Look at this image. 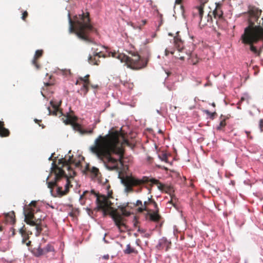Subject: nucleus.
Returning <instances> with one entry per match:
<instances>
[{"label":"nucleus","mask_w":263,"mask_h":263,"mask_svg":"<svg viewBox=\"0 0 263 263\" xmlns=\"http://www.w3.org/2000/svg\"><path fill=\"white\" fill-rule=\"evenodd\" d=\"M49 78L50 80L49 82H44V87H43L42 91H41L42 96L45 98H48L47 96L48 95V94H46V92H48V91L51 93L52 92L51 87L54 84V81L52 79L51 76H50Z\"/></svg>","instance_id":"17"},{"label":"nucleus","mask_w":263,"mask_h":263,"mask_svg":"<svg viewBox=\"0 0 263 263\" xmlns=\"http://www.w3.org/2000/svg\"><path fill=\"white\" fill-rule=\"evenodd\" d=\"M171 245V242L168 241L165 238H162L159 242V245L161 247H166V251H167L170 248Z\"/></svg>","instance_id":"24"},{"label":"nucleus","mask_w":263,"mask_h":263,"mask_svg":"<svg viewBox=\"0 0 263 263\" xmlns=\"http://www.w3.org/2000/svg\"><path fill=\"white\" fill-rule=\"evenodd\" d=\"M69 23V32L74 33L82 40L91 42L90 34L95 31V28L90 24L89 14L87 12L74 15L71 18L69 13L67 14Z\"/></svg>","instance_id":"3"},{"label":"nucleus","mask_w":263,"mask_h":263,"mask_svg":"<svg viewBox=\"0 0 263 263\" xmlns=\"http://www.w3.org/2000/svg\"><path fill=\"white\" fill-rule=\"evenodd\" d=\"M250 97L248 95H244L242 97H241L240 100H239V102L242 103V102L246 101L247 104L249 103Z\"/></svg>","instance_id":"31"},{"label":"nucleus","mask_w":263,"mask_h":263,"mask_svg":"<svg viewBox=\"0 0 263 263\" xmlns=\"http://www.w3.org/2000/svg\"><path fill=\"white\" fill-rule=\"evenodd\" d=\"M91 196L97 198L96 200L98 209L103 211L104 215L109 214L116 225L120 230L121 227L125 225L122 221L123 217L120 214L112 210L111 201L105 196H100L92 190L90 192L88 191H84L80 196V199L81 200L84 198L90 199Z\"/></svg>","instance_id":"4"},{"label":"nucleus","mask_w":263,"mask_h":263,"mask_svg":"<svg viewBox=\"0 0 263 263\" xmlns=\"http://www.w3.org/2000/svg\"><path fill=\"white\" fill-rule=\"evenodd\" d=\"M155 209L154 211L152 210H149L147 212L146 216L149 218L151 221L158 222L160 221L161 217L159 214V209L158 205L157 207H154Z\"/></svg>","instance_id":"15"},{"label":"nucleus","mask_w":263,"mask_h":263,"mask_svg":"<svg viewBox=\"0 0 263 263\" xmlns=\"http://www.w3.org/2000/svg\"><path fill=\"white\" fill-rule=\"evenodd\" d=\"M4 217L5 221L6 223H9L13 224L15 222V216L13 211L5 214Z\"/></svg>","instance_id":"21"},{"label":"nucleus","mask_w":263,"mask_h":263,"mask_svg":"<svg viewBox=\"0 0 263 263\" xmlns=\"http://www.w3.org/2000/svg\"><path fill=\"white\" fill-rule=\"evenodd\" d=\"M160 158L162 161L167 162V156L166 154H163L162 155L159 156Z\"/></svg>","instance_id":"35"},{"label":"nucleus","mask_w":263,"mask_h":263,"mask_svg":"<svg viewBox=\"0 0 263 263\" xmlns=\"http://www.w3.org/2000/svg\"><path fill=\"white\" fill-rule=\"evenodd\" d=\"M134 226H135V227H137V222H136L134 223Z\"/></svg>","instance_id":"60"},{"label":"nucleus","mask_w":263,"mask_h":263,"mask_svg":"<svg viewBox=\"0 0 263 263\" xmlns=\"http://www.w3.org/2000/svg\"><path fill=\"white\" fill-rule=\"evenodd\" d=\"M66 118L65 116H63V117L62 118V120H63V122L66 124V119H65Z\"/></svg>","instance_id":"50"},{"label":"nucleus","mask_w":263,"mask_h":263,"mask_svg":"<svg viewBox=\"0 0 263 263\" xmlns=\"http://www.w3.org/2000/svg\"><path fill=\"white\" fill-rule=\"evenodd\" d=\"M66 71H67V73L68 72V73H69V74L70 75L71 74L70 70H69H69L67 69V70H66Z\"/></svg>","instance_id":"57"},{"label":"nucleus","mask_w":263,"mask_h":263,"mask_svg":"<svg viewBox=\"0 0 263 263\" xmlns=\"http://www.w3.org/2000/svg\"><path fill=\"white\" fill-rule=\"evenodd\" d=\"M3 231V227L2 226H0V232H2Z\"/></svg>","instance_id":"58"},{"label":"nucleus","mask_w":263,"mask_h":263,"mask_svg":"<svg viewBox=\"0 0 263 263\" xmlns=\"http://www.w3.org/2000/svg\"><path fill=\"white\" fill-rule=\"evenodd\" d=\"M49 159V160H51L52 159V156H50Z\"/></svg>","instance_id":"64"},{"label":"nucleus","mask_w":263,"mask_h":263,"mask_svg":"<svg viewBox=\"0 0 263 263\" xmlns=\"http://www.w3.org/2000/svg\"><path fill=\"white\" fill-rule=\"evenodd\" d=\"M19 233L22 237L23 243H25L28 247L30 246L31 241L28 240V239L29 238V235L32 234V232L30 231H27L25 226H24L23 227L20 229Z\"/></svg>","instance_id":"16"},{"label":"nucleus","mask_w":263,"mask_h":263,"mask_svg":"<svg viewBox=\"0 0 263 263\" xmlns=\"http://www.w3.org/2000/svg\"><path fill=\"white\" fill-rule=\"evenodd\" d=\"M245 133H246L248 138L250 139H252V137L250 136V132L248 131H246Z\"/></svg>","instance_id":"44"},{"label":"nucleus","mask_w":263,"mask_h":263,"mask_svg":"<svg viewBox=\"0 0 263 263\" xmlns=\"http://www.w3.org/2000/svg\"><path fill=\"white\" fill-rule=\"evenodd\" d=\"M124 252L125 254H129L132 253H135L136 251H135V250L134 248H133L130 247V245L129 244H128L126 246V248L124 251Z\"/></svg>","instance_id":"29"},{"label":"nucleus","mask_w":263,"mask_h":263,"mask_svg":"<svg viewBox=\"0 0 263 263\" xmlns=\"http://www.w3.org/2000/svg\"><path fill=\"white\" fill-rule=\"evenodd\" d=\"M138 231L141 233H144L145 232V230L140 229L139 227H138Z\"/></svg>","instance_id":"43"},{"label":"nucleus","mask_w":263,"mask_h":263,"mask_svg":"<svg viewBox=\"0 0 263 263\" xmlns=\"http://www.w3.org/2000/svg\"><path fill=\"white\" fill-rule=\"evenodd\" d=\"M71 182L70 179H69L68 176L67 175V193L68 192V190L70 187H71Z\"/></svg>","instance_id":"36"},{"label":"nucleus","mask_w":263,"mask_h":263,"mask_svg":"<svg viewBox=\"0 0 263 263\" xmlns=\"http://www.w3.org/2000/svg\"><path fill=\"white\" fill-rule=\"evenodd\" d=\"M248 13L250 18L249 25L245 28L244 32L241 36L242 44L249 45L250 50L257 57H260L263 50V28L260 26L263 17L255 25L253 21H257L261 13V10L255 7H249Z\"/></svg>","instance_id":"2"},{"label":"nucleus","mask_w":263,"mask_h":263,"mask_svg":"<svg viewBox=\"0 0 263 263\" xmlns=\"http://www.w3.org/2000/svg\"><path fill=\"white\" fill-rule=\"evenodd\" d=\"M259 127L261 129V131H262V128H263V120L261 119L259 121Z\"/></svg>","instance_id":"42"},{"label":"nucleus","mask_w":263,"mask_h":263,"mask_svg":"<svg viewBox=\"0 0 263 263\" xmlns=\"http://www.w3.org/2000/svg\"><path fill=\"white\" fill-rule=\"evenodd\" d=\"M125 145H134L125 138L124 134L118 130L109 131L105 136L100 135L89 148L90 152L102 161L109 170L119 171L123 165Z\"/></svg>","instance_id":"1"},{"label":"nucleus","mask_w":263,"mask_h":263,"mask_svg":"<svg viewBox=\"0 0 263 263\" xmlns=\"http://www.w3.org/2000/svg\"><path fill=\"white\" fill-rule=\"evenodd\" d=\"M50 104H51L54 109L53 114H55L57 116L59 115L60 116L63 115L61 110H60L58 108V107L57 106L53 104V102L52 101H50Z\"/></svg>","instance_id":"25"},{"label":"nucleus","mask_w":263,"mask_h":263,"mask_svg":"<svg viewBox=\"0 0 263 263\" xmlns=\"http://www.w3.org/2000/svg\"><path fill=\"white\" fill-rule=\"evenodd\" d=\"M71 206L70 205H67V211L68 210V208L69 209V210L71 209Z\"/></svg>","instance_id":"56"},{"label":"nucleus","mask_w":263,"mask_h":263,"mask_svg":"<svg viewBox=\"0 0 263 263\" xmlns=\"http://www.w3.org/2000/svg\"><path fill=\"white\" fill-rule=\"evenodd\" d=\"M173 198L172 197V199H171V200L170 201V202H173Z\"/></svg>","instance_id":"61"},{"label":"nucleus","mask_w":263,"mask_h":263,"mask_svg":"<svg viewBox=\"0 0 263 263\" xmlns=\"http://www.w3.org/2000/svg\"><path fill=\"white\" fill-rule=\"evenodd\" d=\"M143 234H144V237H145L149 238V237H150V236H151V234H149V233H145H145H143Z\"/></svg>","instance_id":"45"},{"label":"nucleus","mask_w":263,"mask_h":263,"mask_svg":"<svg viewBox=\"0 0 263 263\" xmlns=\"http://www.w3.org/2000/svg\"><path fill=\"white\" fill-rule=\"evenodd\" d=\"M64 246H65V245H64V242H63L61 243V246H60V247H61V249L62 250V251L64 250Z\"/></svg>","instance_id":"47"},{"label":"nucleus","mask_w":263,"mask_h":263,"mask_svg":"<svg viewBox=\"0 0 263 263\" xmlns=\"http://www.w3.org/2000/svg\"><path fill=\"white\" fill-rule=\"evenodd\" d=\"M103 258H104L105 259H108L109 258V255H104L103 256Z\"/></svg>","instance_id":"51"},{"label":"nucleus","mask_w":263,"mask_h":263,"mask_svg":"<svg viewBox=\"0 0 263 263\" xmlns=\"http://www.w3.org/2000/svg\"><path fill=\"white\" fill-rule=\"evenodd\" d=\"M169 53H171V54H174V52L173 51H170L168 49H165V54L166 55H167Z\"/></svg>","instance_id":"46"},{"label":"nucleus","mask_w":263,"mask_h":263,"mask_svg":"<svg viewBox=\"0 0 263 263\" xmlns=\"http://www.w3.org/2000/svg\"><path fill=\"white\" fill-rule=\"evenodd\" d=\"M89 74H87L84 77H80L76 82V85H80L83 84L81 90H84L85 93H87L89 90V87L90 86L92 88H98V85L97 84H91L89 81Z\"/></svg>","instance_id":"14"},{"label":"nucleus","mask_w":263,"mask_h":263,"mask_svg":"<svg viewBox=\"0 0 263 263\" xmlns=\"http://www.w3.org/2000/svg\"><path fill=\"white\" fill-rule=\"evenodd\" d=\"M68 159H67V170L69 172H71L72 175L70 173L69 177H72V176L76 175V172L73 169L76 167H78L80 165L81 161L80 158L74 157L73 155L71 154V151H69L67 154Z\"/></svg>","instance_id":"10"},{"label":"nucleus","mask_w":263,"mask_h":263,"mask_svg":"<svg viewBox=\"0 0 263 263\" xmlns=\"http://www.w3.org/2000/svg\"><path fill=\"white\" fill-rule=\"evenodd\" d=\"M145 187L148 190V194H151V188H149L146 186H145Z\"/></svg>","instance_id":"52"},{"label":"nucleus","mask_w":263,"mask_h":263,"mask_svg":"<svg viewBox=\"0 0 263 263\" xmlns=\"http://www.w3.org/2000/svg\"><path fill=\"white\" fill-rule=\"evenodd\" d=\"M212 105H213L214 107H215V103H213L212 104Z\"/></svg>","instance_id":"62"},{"label":"nucleus","mask_w":263,"mask_h":263,"mask_svg":"<svg viewBox=\"0 0 263 263\" xmlns=\"http://www.w3.org/2000/svg\"><path fill=\"white\" fill-rule=\"evenodd\" d=\"M199 59L197 57L196 54H192L191 55V58L190 59V62L192 63L193 65H195L198 62Z\"/></svg>","instance_id":"27"},{"label":"nucleus","mask_w":263,"mask_h":263,"mask_svg":"<svg viewBox=\"0 0 263 263\" xmlns=\"http://www.w3.org/2000/svg\"><path fill=\"white\" fill-rule=\"evenodd\" d=\"M153 205L154 207H157V203L153 198V196L151 195L148 197L146 201H144L143 203L140 200H137L135 203V206L138 207L137 211L139 213H142L144 211L148 212L151 209H149L150 205Z\"/></svg>","instance_id":"11"},{"label":"nucleus","mask_w":263,"mask_h":263,"mask_svg":"<svg viewBox=\"0 0 263 263\" xmlns=\"http://www.w3.org/2000/svg\"><path fill=\"white\" fill-rule=\"evenodd\" d=\"M220 119L219 125L217 128L218 130L222 129L226 125V119L222 118V116H221Z\"/></svg>","instance_id":"28"},{"label":"nucleus","mask_w":263,"mask_h":263,"mask_svg":"<svg viewBox=\"0 0 263 263\" xmlns=\"http://www.w3.org/2000/svg\"><path fill=\"white\" fill-rule=\"evenodd\" d=\"M65 164H66V160H65V159H64L63 162H62V167L63 166H64Z\"/></svg>","instance_id":"53"},{"label":"nucleus","mask_w":263,"mask_h":263,"mask_svg":"<svg viewBox=\"0 0 263 263\" xmlns=\"http://www.w3.org/2000/svg\"><path fill=\"white\" fill-rule=\"evenodd\" d=\"M143 185L144 184H141L140 185H138V186L139 187V188L137 190H136L135 192L136 193H138L141 192L142 190V189H143ZM134 186H133V187H134Z\"/></svg>","instance_id":"39"},{"label":"nucleus","mask_w":263,"mask_h":263,"mask_svg":"<svg viewBox=\"0 0 263 263\" xmlns=\"http://www.w3.org/2000/svg\"><path fill=\"white\" fill-rule=\"evenodd\" d=\"M116 55H117V53H114L112 54V56L114 57H116Z\"/></svg>","instance_id":"59"},{"label":"nucleus","mask_w":263,"mask_h":263,"mask_svg":"<svg viewBox=\"0 0 263 263\" xmlns=\"http://www.w3.org/2000/svg\"><path fill=\"white\" fill-rule=\"evenodd\" d=\"M201 5L197 7L195 10L196 12H194V13L196 15H197L199 16V19L200 20V24L203 22V7L204 4L206 3L208 0H200Z\"/></svg>","instance_id":"18"},{"label":"nucleus","mask_w":263,"mask_h":263,"mask_svg":"<svg viewBox=\"0 0 263 263\" xmlns=\"http://www.w3.org/2000/svg\"><path fill=\"white\" fill-rule=\"evenodd\" d=\"M68 214L69 216L74 217L76 216V212L72 211L71 212H68Z\"/></svg>","instance_id":"41"},{"label":"nucleus","mask_w":263,"mask_h":263,"mask_svg":"<svg viewBox=\"0 0 263 263\" xmlns=\"http://www.w3.org/2000/svg\"><path fill=\"white\" fill-rule=\"evenodd\" d=\"M36 205V201H32L29 204L26 205L24 208V214L25 221L31 226L35 227V235L39 236L42 231V228L41 226V219L36 218L34 216L35 209L33 208H35Z\"/></svg>","instance_id":"7"},{"label":"nucleus","mask_w":263,"mask_h":263,"mask_svg":"<svg viewBox=\"0 0 263 263\" xmlns=\"http://www.w3.org/2000/svg\"><path fill=\"white\" fill-rule=\"evenodd\" d=\"M43 250L46 254L49 252L54 251V248L52 245L48 244L43 249Z\"/></svg>","instance_id":"30"},{"label":"nucleus","mask_w":263,"mask_h":263,"mask_svg":"<svg viewBox=\"0 0 263 263\" xmlns=\"http://www.w3.org/2000/svg\"><path fill=\"white\" fill-rule=\"evenodd\" d=\"M58 74H61L64 75L66 73L65 69H59V71H57Z\"/></svg>","instance_id":"40"},{"label":"nucleus","mask_w":263,"mask_h":263,"mask_svg":"<svg viewBox=\"0 0 263 263\" xmlns=\"http://www.w3.org/2000/svg\"><path fill=\"white\" fill-rule=\"evenodd\" d=\"M43 54V50L42 49L37 50L35 51L34 58L32 61V64L37 69H39L41 66L38 62V59L40 58Z\"/></svg>","instance_id":"19"},{"label":"nucleus","mask_w":263,"mask_h":263,"mask_svg":"<svg viewBox=\"0 0 263 263\" xmlns=\"http://www.w3.org/2000/svg\"><path fill=\"white\" fill-rule=\"evenodd\" d=\"M122 183L125 186V191L127 193L134 192L133 186H138L144 184L148 182L157 185L158 189L166 193H171L173 191V187L171 186L161 183L158 180L154 178L149 179L148 177L143 176L141 179H139L133 176H125L121 177L119 175Z\"/></svg>","instance_id":"5"},{"label":"nucleus","mask_w":263,"mask_h":263,"mask_svg":"<svg viewBox=\"0 0 263 263\" xmlns=\"http://www.w3.org/2000/svg\"><path fill=\"white\" fill-rule=\"evenodd\" d=\"M179 58L180 60H184V57H183V56H180V57H179Z\"/></svg>","instance_id":"55"},{"label":"nucleus","mask_w":263,"mask_h":263,"mask_svg":"<svg viewBox=\"0 0 263 263\" xmlns=\"http://www.w3.org/2000/svg\"><path fill=\"white\" fill-rule=\"evenodd\" d=\"M241 103L240 102H238L237 103V108H238V109H241V107H240V106H241Z\"/></svg>","instance_id":"48"},{"label":"nucleus","mask_w":263,"mask_h":263,"mask_svg":"<svg viewBox=\"0 0 263 263\" xmlns=\"http://www.w3.org/2000/svg\"><path fill=\"white\" fill-rule=\"evenodd\" d=\"M65 188L64 191L62 190V187H58L57 188V194L59 196H62L64 195L65 194H66V185L65 186Z\"/></svg>","instance_id":"33"},{"label":"nucleus","mask_w":263,"mask_h":263,"mask_svg":"<svg viewBox=\"0 0 263 263\" xmlns=\"http://www.w3.org/2000/svg\"><path fill=\"white\" fill-rule=\"evenodd\" d=\"M182 0H176L175 3L176 4H180L181 3Z\"/></svg>","instance_id":"49"},{"label":"nucleus","mask_w":263,"mask_h":263,"mask_svg":"<svg viewBox=\"0 0 263 263\" xmlns=\"http://www.w3.org/2000/svg\"><path fill=\"white\" fill-rule=\"evenodd\" d=\"M69 112H67V125H71L72 128L79 132L81 134H92L93 133V129L86 130L83 129L81 127V125L78 123V118L74 115L73 111L71 110L69 108Z\"/></svg>","instance_id":"8"},{"label":"nucleus","mask_w":263,"mask_h":263,"mask_svg":"<svg viewBox=\"0 0 263 263\" xmlns=\"http://www.w3.org/2000/svg\"><path fill=\"white\" fill-rule=\"evenodd\" d=\"M10 132L8 129L5 127V124L3 121L0 120V136L6 137L9 136Z\"/></svg>","instance_id":"22"},{"label":"nucleus","mask_w":263,"mask_h":263,"mask_svg":"<svg viewBox=\"0 0 263 263\" xmlns=\"http://www.w3.org/2000/svg\"><path fill=\"white\" fill-rule=\"evenodd\" d=\"M34 122H35L36 123L38 124L39 125V126H42V128H44V127H45V126H44V125H43V124H42V125L40 124V123L42 122V120H38V119H35L34 120Z\"/></svg>","instance_id":"38"},{"label":"nucleus","mask_w":263,"mask_h":263,"mask_svg":"<svg viewBox=\"0 0 263 263\" xmlns=\"http://www.w3.org/2000/svg\"><path fill=\"white\" fill-rule=\"evenodd\" d=\"M206 25V23L205 22H203L202 25Z\"/></svg>","instance_id":"63"},{"label":"nucleus","mask_w":263,"mask_h":263,"mask_svg":"<svg viewBox=\"0 0 263 263\" xmlns=\"http://www.w3.org/2000/svg\"><path fill=\"white\" fill-rule=\"evenodd\" d=\"M103 48V47L101 46H97V47L92 48V55H90L88 58V62L90 64L98 65L100 63L99 59L105 57V55L101 50Z\"/></svg>","instance_id":"12"},{"label":"nucleus","mask_w":263,"mask_h":263,"mask_svg":"<svg viewBox=\"0 0 263 263\" xmlns=\"http://www.w3.org/2000/svg\"><path fill=\"white\" fill-rule=\"evenodd\" d=\"M34 254L36 256H39L41 255H42L43 254H45V252L43 250V249L41 248H38L36 250H34Z\"/></svg>","instance_id":"32"},{"label":"nucleus","mask_w":263,"mask_h":263,"mask_svg":"<svg viewBox=\"0 0 263 263\" xmlns=\"http://www.w3.org/2000/svg\"><path fill=\"white\" fill-rule=\"evenodd\" d=\"M28 15V14L27 11H25L22 14V20L24 21H25L26 18L27 17Z\"/></svg>","instance_id":"37"},{"label":"nucleus","mask_w":263,"mask_h":263,"mask_svg":"<svg viewBox=\"0 0 263 263\" xmlns=\"http://www.w3.org/2000/svg\"><path fill=\"white\" fill-rule=\"evenodd\" d=\"M130 54L131 57L123 53L118 54L117 58L132 69L138 70L146 66L147 59L141 58L137 53L133 52Z\"/></svg>","instance_id":"6"},{"label":"nucleus","mask_w":263,"mask_h":263,"mask_svg":"<svg viewBox=\"0 0 263 263\" xmlns=\"http://www.w3.org/2000/svg\"><path fill=\"white\" fill-rule=\"evenodd\" d=\"M51 171L50 175L54 174V181H49L47 182L48 187L52 189L55 185L56 182L60 180L62 177H65V172L63 168L58 166L54 161L52 163V167L51 168Z\"/></svg>","instance_id":"9"},{"label":"nucleus","mask_w":263,"mask_h":263,"mask_svg":"<svg viewBox=\"0 0 263 263\" xmlns=\"http://www.w3.org/2000/svg\"><path fill=\"white\" fill-rule=\"evenodd\" d=\"M12 235L13 236L15 235V230L14 229H12Z\"/></svg>","instance_id":"54"},{"label":"nucleus","mask_w":263,"mask_h":263,"mask_svg":"<svg viewBox=\"0 0 263 263\" xmlns=\"http://www.w3.org/2000/svg\"><path fill=\"white\" fill-rule=\"evenodd\" d=\"M223 11L222 10V4L216 3L215 8L212 11H210L207 16V22L212 23L213 22V17L214 18L219 20H223Z\"/></svg>","instance_id":"13"},{"label":"nucleus","mask_w":263,"mask_h":263,"mask_svg":"<svg viewBox=\"0 0 263 263\" xmlns=\"http://www.w3.org/2000/svg\"><path fill=\"white\" fill-rule=\"evenodd\" d=\"M86 171L90 172L91 175L93 177H97L99 173V170L97 167L95 166L90 167L88 165L86 166Z\"/></svg>","instance_id":"23"},{"label":"nucleus","mask_w":263,"mask_h":263,"mask_svg":"<svg viewBox=\"0 0 263 263\" xmlns=\"http://www.w3.org/2000/svg\"><path fill=\"white\" fill-rule=\"evenodd\" d=\"M204 112L208 116L210 117V118L212 119H213L214 118V116L216 115V112H211L208 110H204Z\"/></svg>","instance_id":"34"},{"label":"nucleus","mask_w":263,"mask_h":263,"mask_svg":"<svg viewBox=\"0 0 263 263\" xmlns=\"http://www.w3.org/2000/svg\"><path fill=\"white\" fill-rule=\"evenodd\" d=\"M178 32L177 33V35L174 38V44L179 51H181L183 49V43L181 38L178 35Z\"/></svg>","instance_id":"20"},{"label":"nucleus","mask_w":263,"mask_h":263,"mask_svg":"<svg viewBox=\"0 0 263 263\" xmlns=\"http://www.w3.org/2000/svg\"><path fill=\"white\" fill-rule=\"evenodd\" d=\"M120 83L121 84H122L125 87L129 89H133L134 87V84L132 83L127 82V81H123L121 80Z\"/></svg>","instance_id":"26"}]
</instances>
